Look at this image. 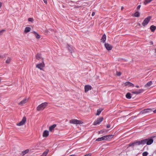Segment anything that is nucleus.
Here are the masks:
<instances>
[{
    "label": "nucleus",
    "mask_w": 156,
    "mask_h": 156,
    "mask_svg": "<svg viewBox=\"0 0 156 156\" xmlns=\"http://www.w3.org/2000/svg\"><path fill=\"white\" fill-rule=\"evenodd\" d=\"M49 30H52V29H49Z\"/></svg>",
    "instance_id": "53"
},
{
    "label": "nucleus",
    "mask_w": 156,
    "mask_h": 156,
    "mask_svg": "<svg viewBox=\"0 0 156 156\" xmlns=\"http://www.w3.org/2000/svg\"><path fill=\"white\" fill-rule=\"evenodd\" d=\"M29 151L28 150H26L25 151H24L22 152V153L23 155H25V154H27Z\"/></svg>",
    "instance_id": "31"
},
{
    "label": "nucleus",
    "mask_w": 156,
    "mask_h": 156,
    "mask_svg": "<svg viewBox=\"0 0 156 156\" xmlns=\"http://www.w3.org/2000/svg\"><path fill=\"white\" fill-rule=\"evenodd\" d=\"M11 58H8L6 61V63L8 64H9L11 61Z\"/></svg>",
    "instance_id": "29"
},
{
    "label": "nucleus",
    "mask_w": 156,
    "mask_h": 156,
    "mask_svg": "<svg viewBox=\"0 0 156 156\" xmlns=\"http://www.w3.org/2000/svg\"><path fill=\"white\" fill-rule=\"evenodd\" d=\"M153 142V140L151 138L141 140L142 145L146 144L147 145L151 144Z\"/></svg>",
    "instance_id": "2"
},
{
    "label": "nucleus",
    "mask_w": 156,
    "mask_h": 156,
    "mask_svg": "<svg viewBox=\"0 0 156 156\" xmlns=\"http://www.w3.org/2000/svg\"><path fill=\"white\" fill-rule=\"evenodd\" d=\"M102 110V109H98L97 110V113L96 115H99L100 114Z\"/></svg>",
    "instance_id": "26"
},
{
    "label": "nucleus",
    "mask_w": 156,
    "mask_h": 156,
    "mask_svg": "<svg viewBox=\"0 0 156 156\" xmlns=\"http://www.w3.org/2000/svg\"><path fill=\"white\" fill-rule=\"evenodd\" d=\"M126 98L130 99L131 98V94L129 93H128L126 95Z\"/></svg>",
    "instance_id": "24"
},
{
    "label": "nucleus",
    "mask_w": 156,
    "mask_h": 156,
    "mask_svg": "<svg viewBox=\"0 0 156 156\" xmlns=\"http://www.w3.org/2000/svg\"><path fill=\"white\" fill-rule=\"evenodd\" d=\"M144 91V90L143 89H139L137 91V92L138 93V94H139L141 93H142Z\"/></svg>",
    "instance_id": "30"
},
{
    "label": "nucleus",
    "mask_w": 156,
    "mask_h": 156,
    "mask_svg": "<svg viewBox=\"0 0 156 156\" xmlns=\"http://www.w3.org/2000/svg\"><path fill=\"white\" fill-rule=\"evenodd\" d=\"M95 14V12H93L92 14V16H94Z\"/></svg>",
    "instance_id": "40"
},
{
    "label": "nucleus",
    "mask_w": 156,
    "mask_h": 156,
    "mask_svg": "<svg viewBox=\"0 0 156 156\" xmlns=\"http://www.w3.org/2000/svg\"><path fill=\"white\" fill-rule=\"evenodd\" d=\"M125 86H128L129 87H134V85L132 83L129 82H126L124 83Z\"/></svg>",
    "instance_id": "13"
},
{
    "label": "nucleus",
    "mask_w": 156,
    "mask_h": 156,
    "mask_svg": "<svg viewBox=\"0 0 156 156\" xmlns=\"http://www.w3.org/2000/svg\"><path fill=\"white\" fill-rule=\"evenodd\" d=\"M140 16V13L139 12L136 11V12L133 14V16L136 17H139Z\"/></svg>",
    "instance_id": "23"
},
{
    "label": "nucleus",
    "mask_w": 156,
    "mask_h": 156,
    "mask_svg": "<svg viewBox=\"0 0 156 156\" xmlns=\"http://www.w3.org/2000/svg\"><path fill=\"white\" fill-rule=\"evenodd\" d=\"M68 50L71 53H72L73 51V50L71 47V46L68 45Z\"/></svg>",
    "instance_id": "27"
},
{
    "label": "nucleus",
    "mask_w": 156,
    "mask_h": 156,
    "mask_svg": "<svg viewBox=\"0 0 156 156\" xmlns=\"http://www.w3.org/2000/svg\"><path fill=\"white\" fill-rule=\"evenodd\" d=\"M1 78H0V82L1 81Z\"/></svg>",
    "instance_id": "51"
},
{
    "label": "nucleus",
    "mask_w": 156,
    "mask_h": 156,
    "mask_svg": "<svg viewBox=\"0 0 156 156\" xmlns=\"http://www.w3.org/2000/svg\"><path fill=\"white\" fill-rule=\"evenodd\" d=\"M92 87L90 85H86L84 87L85 92H86L91 89Z\"/></svg>",
    "instance_id": "14"
},
{
    "label": "nucleus",
    "mask_w": 156,
    "mask_h": 156,
    "mask_svg": "<svg viewBox=\"0 0 156 156\" xmlns=\"http://www.w3.org/2000/svg\"><path fill=\"white\" fill-rule=\"evenodd\" d=\"M26 121V118L25 117H24L22 120L18 123H17V125L18 126H21L23 125L25 123Z\"/></svg>",
    "instance_id": "10"
},
{
    "label": "nucleus",
    "mask_w": 156,
    "mask_h": 156,
    "mask_svg": "<svg viewBox=\"0 0 156 156\" xmlns=\"http://www.w3.org/2000/svg\"><path fill=\"white\" fill-rule=\"evenodd\" d=\"M142 144L141 140H136L132 143L129 144L128 145L129 147H133L135 146L140 145Z\"/></svg>",
    "instance_id": "4"
},
{
    "label": "nucleus",
    "mask_w": 156,
    "mask_h": 156,
    "mask_svg": "<svg viewBox=\"0 0 156 156\" xmlns=\"http://www.w3.org/2000/svg\"><path fill=\"white\" fill-rule=\"evenodd\" d=\"M2 58V56L0 55V58Z\"/></svg>",
    "instance_id": "52"
},
{
    "label": "nucleus",
    "mask_w": 156,
    "mask_h": 156,
    "mask_svg": "<svg viewBox=\"0 0 156 156\" xmlns=\"http://www.w3.org/2000/svg\"><path fill=\"white\" fill-rule=\"evenodd\" d=\"M155 136H151V138L153 139V138H154Z\"/></svg>",
    "instance_id": "44"
},
{
    "label": "nucleus",
    "mask_w": 156,
    "mask_h": 156,
    "mask_svg": "<svg viewBox=\"0 0 156 156\" xmlns=\"http://www.w3.org/2000/svg\"><path fill=\"white\" fill-rule=\"evenodd\" d=\"M45 67V64L44 62L42 61V62L36 65V67L40 69L41 70H43V68Z\"/></svg>",
    "instance_id": "8"
},
{
    "label": "nucleus",
    "mask_w": 156,
    "mask_h": 156,
    "mask_svg": "<svg viewBox=\"0 0 156 156\" xmlns=\"http://www.w3.org/2000/svg\"><path fill=\"white\" fill-rule=\"evenodd\" d=\"M150 29L151 32H154L156 29V27L154 25H151L150 27Z\"/></svg>",
    "instance_id": "21"
},
{
    "label": "nucleus",
    "mask_w": 156,
    "mask_h": 156,
    "mask_svg": "<svg viewBox=\"0 0 156 156\" xmlns=\"http://www.w3.org/2000/svg\"><path fill=\"white\" fill-rule=\"evenodd\" d=\"M152 0H144V4L145 5H146L150 2H151Z\"/></svg>",
    "instance_id": "28"
},
{
    "label": "nucleus",
    "mask_w": 156,
    "mask_h": 156,
    "mask_svg": "<svg viewBox=\"0 0 156 156\" xmlns=\"http://www.w3.org/2000/svg\"><path fill=\"white\" fill-rule=\"evenodd\" d=\"M41 56V54L38 53L36 55L35 57L37 59L39 60L41 58L43 61L44 58H42Z\"/></svg>",
    "instance_id": "15"
},
{
    "label": "nucleus",
    "mask_w": 156,
    "mask_h": 156,
    "mask_svg": "<svg viewBox=\"0 0 156 156\" xmlns=\"http://www.w3.org/2000/svg\"><path fill=\"white\" fill-rule=\"evenodd\" d=\"M28 101V99L27 98H24L23 100L18 103V104L20 106H23V105L26 103Z\"/></svg>",
    "instance_id": "11"
},
{
    "label": "nucleus",
    "mask_w": 156,
    "mask_h": 156,
    "mask_svg": "<svg viewBox=\"0 0 156 156\" xmlns=\"http://www.w3.org/2000/svg\"><path fill=\"white\" fill-rule=\"evenodd\" d=\"M103 120V118L102 117H101L99 118L98 119L94 122V125H96L97 124H99Z\"/></svg>",
    "instance_id": "9"
},
{
    "label": "nucleus",
    "mask_w": 156,
    "mask_h": 156,
    "mask_svg": "<svg viewBox=\"0 0 156 156\" xmlns=\"http://www.w3.org/2000/svg\"><path fill=\"white\" fill-rule=\"evenodd\" d=\"M69 123L71 124H73L76 125L81 124L83 122L80 120H79L76 119H72L69 120Z\"/></svg>",
    "instance_id": "5"
},
{
    "label": "nucleus",
    "mask_w": 156,
    "mask_h": 156,
    "mask_svg": "<svg viewBox=\"0 0 156 156\" xmlns=\"http://www.w3.org/2000/svg\"><path fill=\"white\" fill-rule=\"evenodd\" d=\"M56 124H54L51 126H50L49 127V130L50 131H52V130L56 127Z\"/></svg>",
    "instance_id": "20"
},
{
    "label": "nucleus",
    "mask_w": 156,
    "mask_h": 156,
    "mask_svg": "<svg viewBox=\"0 0 156 156\" xmlns=\"http://www.w3.org/2000/svg\"><path fill=\"white\" fill-rule=\"evenodd\" d=\"M47 102L42 103L37 107V110L38 111L43 110L47 106Z\"/></svg>",
    "instance_id": "3"
},
{
    "label": "nucleus",
    "mask_w": 156,
    "mask_h": 156,
    "mask_svg": "<svg viewBox=\"0 0 156 156\" xmlns=\"http://www.w3.org/2000/svg\"><path fill=\"white\" fill-rule=\"evenodd\" d=\"M28 21L29 22H32L33 21V19L32 18H30L28 19Z\"/></svg>",
    "instance_id": "34"
},
{
    "label": "nucleus",
    "mask_w": 156,
    "mask_h": 156,
    "mask_svg": "<svg viewBox=\"0 0 156 156\" xmlns=\"http://www.w3.org/2000/svg\"><path fill=\"white\" fill-rule=\"evenodd\" d=\"M113 136V135L104 136L101 137L97 138L96 140L97 141H101L102 140H107L112 138Z\"/></svg>",
    "instance_id": "1"
},
{
    "label": "nucleus",
    "mask_w": 156,
    "mask_h": 156,
    "mask_svg": "<svg viewBox=\"0 0 156 156\" xmlns=\"http://www.w3.org/2000/svg\"><path fill=\"white\" fill-rule=\"evenodd\" d=\"M151 17L149 16L146 18L143 21L142 23V25L144 26H145L147 25L151 19Z\"/></svg>",
    "instance_id": "7"
},
{
    "label": "nucleus",
    "mask_w": 156,
    "mask_h": 156,
    "mask_svg": "<svg viewBox=\"0 0 156 156\" xmlns=\"http://www.w3.org/2000/svg\"><path fill=\"white\" fill-rule=\"evenodd\" d=\"M136 117H137V116H134L132 117V118H133H133H135Z\"/></svg>",
    "instance_id": "45"
},
{
    "label": "nucleus",
    "mask_w": 156,
    "mask_h": 156,
    "mask_svg": "<svg viewBox=\"0 0 156 156\" xmlns=\"http://www.w3.org/2000/svg\"><path fill=\"white\" fill-rule=\"evenodd\" d=\"M105 46L106 49L108 51L111 50L112 48V46L108 43H105Z\"/></svg>",
    "instance_id": "12"
},
{
    "label": "nucleus",
    "mask_w": 156,
    "mask_h": 156,
    "mask_svg": "<svg viewBox=\"0 0 156 156\" xmlns=\"http://www.w3.org/2000/svg\"><path fill=\"white\" fill-rule=\"evenodd\" d=\"M136 87L137 88H138L139 87V86L138 85H136Z\"/></svg>",
    "instance_id": "46"
},
{
    "label": "nucleus",
    "mask_w": 156,
    "mask_h": 156,
    "mask_svg": "<svg viewBox=\"0 0 156 156\" xmlns=\"http://www.w3.org/2000/svg\"><path fill=\"white\" fill-rule=\"evenodd\" d=\"M121 74V73L120 72L117 71L116 72V75L118 76H120Z\"/></svg>",
    "instance_id": "33"
},
{
    "label": "nucleus",
    "mask_w": 156,
    "mask_h": 156,
    "mask_svg": "<svg viewBox=\"0 0 156 156\" xmlns=\"http://www.w3.org/2000/svg\"><path fill=\"white\" fill-rule=\"evenodd\" d=\"M5 31V30H1L0 31V34H2L3 32Z\"/></svg>",
    "instance_id": "36"
},
{
    "label": "nucleus",
    "mask_w": 156,
    "mask_h": 156,
    "mask_svg": "<svg viewBox=\"0 0 156 156\" xmlns=\"http://www.w3.org/2000/svg\"><path fill=\"white\" fill-rule=\"evenodd\" d=\"M30 29L31 28L30 27H27L25 28L24 32L26 33L29 32L30 31Z\"/></svg>",
    "instance_id": "22"
},
{
    "label": "nucleus",
    "mask_w": 156,
    "mask_h": 156,
    "mask_svg": "<svg viewBox=\"0 0 156 156\" xmlns=\"http://www.w3.org/2000/svg\"><path fill=\"white\" fill-rule=\"evenodd\" d=\"M132 93L133 94H138V93L137 92V91H132Z\"/></svg>",
    "instance_id": "35"
},
{
    "label": "nucleus",
    "mask_w": 156,
    "mask_h": 156,
    "mask_svg": "<svg viewBox=\"0 0 156 156\" xmlns=\"http://www.w3.org/2000/svg\"><path fill=\"white\" fill-rule=\"evenodd\" d=\"M152 84V82L151 81H149L144 85V87H145L148 88L150 87Z\"/></svg>",
    "instance_id": "17"
},
{
    "label": "nucleus",
    "mask_w": 156,
    "mask_h": 156,
    "mask_svg": "<svg viewBox=\"0 0 156 156\" xmlns=\"http://www.w3.org/2000/svg\"><path fill=\"white\" fill-rule=\"evenodd\" d=\"M154 51H155V53H156V48L155 49Z\"/></svg>",
    "instance_id": "48"
},
{
    "label": "nucleus",
    "mask_w": 156,
    "mask_h": 156,
    "mask_svg": "<svg viewBox=\"0 0 156 156\" xmlns=\"http://www.w3.org/2000/svg\"><path fill=\"white\" fill-rule=\"evenodd\" d=\"M148 154V153L147 151L144 152L142 153V155L143 156H147Z\"/></svg>",
    "instance_id": "32"
},
{
    "label": "nucleus",
    "mask_w": 156,
    "mask_h": 156,
    "mask_svg": "<svg viewBox=\"0 0 156 156\" xmlns=\"http://www.w3.org/2000/svg\"><path fill=\"white\" fill-rule=\"evenodd\" d=\"M32 33L34 34L36 37L37 39H40V37H41L38 34L37 32H36L35 31H33Z\"/></svg>",
    "instance_id": "19"
},
{
    "label": "nucleus",
    "mask_w": 156,
    "mask_h": 156,
    "mask_svg": "<svg viewBox=\"0 0 156 156\" xmlns=\"http://www.w3.org/2000/svg\"><path fill=\"white\" fill-rule=\"evenodd\" d=\"M153 112L154 113H156V109L154 111H153Z\"/></svg>",
    "instance_id": "43"
},
{
    "label": "nucleus",
    "mask_w": 156,
    "mask_h": 156,
    "mask_svg": "<svg viewBox=\"0 0 156 156\" xmlns=\"http://www.w3.org/2000/svg\"><path fill=\"white\" fill-rule=\"evenodd\" d=\"M49 132L47 130H44L43 134V136L44 137H47L49 135Z\"/></svg>",
    "instance_id": "16"
},
{
    "label": "nucleus",
    "mask_w": 156,
    "mask_h": 156,
    "mask_svg": "<svg viewBox=\"0 0 156 156\" xmlns=\"http://www.w3.org/2000/svg\"><path fill=\"white\" fill-rule=\"evenodd\" d=\"M74 156V155L73 154V155H70L69 156Z\"/></svg>",
    "instance_id": "49"
},
{
    "label": "nucleus",
    "mask_w": 156,
    "mask_h": 156,
    "mask_svg": "<svg viewBox=\"0 0 156 156\" xmlns=\"http://www.w3.org/2000/svg\"><path fill=\"white\" fill-rule=\"evenodd\" d=\"M106 35L105 34H104L102 35V36L101 37V41L103 42H105V41L106 40Z\"/></svg>",
    "instance_id": "18"
},
{
    "label": "nucleus",
    "mask_w": 156,
    "mask_h": 156,
    "mask_svg": "<svg viewBox=\"0 0 156 156\" xmlns=\"http://www.w3.org/2000/svg\"><path fill=\"white\" fill-rule=\"evenodd\" d=\"M137 25H139V26H140V24L139 23H137Z\"/></svg>",
    "instance_id": "47"
},
{
    "label": "nucleus",
    "mask_w": 156,
    "mask_h": 156,
    "mask_svg": "<svg viewBox=\"0 0 156 156\" xmlns=\"http://www.w3.org/2000/svg\"><path fill=\"white\" fill-rule=\"evenodd\" d=\"M140 7H141V5H138L137 7V9H140Z\"/></svg>",
    "instance_id": "39"
},
{
    "label": "nucleus",
    "mask_w": 156,
    "mask_h": 156,
    "mask_svg": "<svg viewBox=\"0 0 156 156\" xmlns=\"http://www.w3.org/2000/svg\"><path fill=\"white\" fill-rule=\"evenodd\" d=\"M104 132V131H103L102 130H101L100 131H99V133H102L103 132Z\"/></svg>",
    "instance_id": "37"
},
{
    "label": "nucleus",
    "mask_w": 156,
    "mask_h": 156,
    "mask_svg": "<svg viewBox=\"0 0 156 156\" xmlns=\"http://www.w3.org/2000/svg\"><path fill=\"white\" fill-rule=\"evenodd\" d=\"M49 151V150L48 149H47L41 155V156H46L47 154H48V152Z\"/></svg>",
    "instance_id": "25"
},
{
    "label": "nucleus",
    "mask_w": 156,
    "mask_h": 156,
    "mask_svg": "<svg viewBox=\"0 0 156 156\" xmlns=\"http://www.w3.org/2000/svg\"><path fill=\"white\" fill-rule=\"evenodd\" d=\"M150 44L151 45H153V42L152 41H151L150 42Z\"/></svg>",
    "instance_id": "42"
},
{
    "label": "nucleus",
    "mask_w": 156,
    "mask_h": 156,
    "mask_svg": "<svg viewBox=\"0 0 156 156\" xmlns=\"http://www.w3.org/2000/svg\"><path fill=\"white\" fill-rule=\"evenodd\" d=\"M153 111L152 109L150 108L145 109L141 111L139 114H144L147 113H150Z\"/></svg>",
    "instance_id": "6"
},
{
    "label": "nucleus",
    "mask_w": 156,
    "mask_h": 156,
    "mask_svg": "<svg viewBox=\"0 0 156 156\" xmlns=\"http://www.w3.org/2000/svg\"><path fill=\"white\" fill-rule=\"evenodd\" d=\"M44 1V2L46 3V4H47V0H43Z\"/></svg>",
    "instance_id": "41"
},
{
    "label": "nucleus",
    "mask_w": 156,
    "mask_h": 156,
    "mask_svg": "<svg viewBox=\"0 0 156 156\" xmlns=\"http://www.w3.org/2000/svg\"><path fill=\"white\" fill-rule=\"evenodd\" d=\"M110 127V124H108L107 125V128H109Z\"/></svg>",
    "instance_id": "38"
},
{
    "label": "nucleus",
    "mask_w": 156,
    "mask_h": 156,
    "mask_svg": "<svg viewBox=\"0 0 156 156\" xmlns=\"http://www.w3.org/2000/svg\"><path fill=\"white\" fill-rule=\"evenodd\" d=\"M123 7H121V9H122H122H123Z\"/></svg>",
    "instance_id": "50"
}]
</instances>
